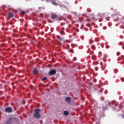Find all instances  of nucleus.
Returning a JSON list of instances; mask_svg holds the SVG:
<instances>
[{
    "mask_svg": "<svg viewBox=\"0 0 124 124\" xmlns=\"http://www.w3.org/2000/svg\"><path fill=\"white\" fill-rule=\"evenodd\" d=\"M40 110L38 108H36L34 110L33 116L36 119H39L41 117V115L40 114Z\"/></svg>",
    "mask_w": 124,
    "mask_h": 124,
    "instance_id": "nucleus-1",
    "label": "nucleus"
},
{
    "mask_svg": "<svg viewBox=\"0 0 124 124\" xmlns=\"http://www.w3.org/2000/svg\"><path fill=\"white\" fill-rule=\"evenodd\" d=\"M4 112L8 113L13 112V108L11 107H7L4 109Z\"/></svg>",
    "mask_w": 124,
    "mask_h": 124,
    "instance_id": "nucleus-2",
    "label": "nucleus"
},
{
    "mask_svg": "<svg viewBox=\"0 0 124 124\" xmlns=\"http://www.w3.org/2000/svg\"><path fill=\"white\" fill-rule=\"evenodd\" d=\"M56 74V70H51L50 72H49V75L50 76H53V75H55Z\"/></svg>",
    "mask_w": 124,
    "mask_h": 124,
    "instance_id": "nucleus-3",
    "label": "nucleus"
},
{
    "mask_svg": "<svg viewBox=\"0 0 124 124\" xmlns=\"http://www.w3.org/2000/svg\"><path fill=\"white\" fill-rule=\"evenodd\" d=\"M65 101L67 103L69 104L71 102V99L70 97H66Z\"/></svg>",
    "mask_w": 124,
    "mask_h": 124,
    "instance_id": "nucleus-4",
    "label": "nucleus"
},
{
    "mask_svg": "<svg viewBox=\"0 0 124 124\" xmlns=\"http://www.w3.org/2000/svg\"><path fill=\"white\" fill-rule=\"evenodd\" d=\"M51 17L52 19H55L58 17V15L55 13L51 14Z\"/></svg>",
    "mask_w": 124,
    "mask_h": 124,
    "instance_id": "nucleus-5",
    "label": "nucleus"
},
{
    "mask_svg": "<svg viewBox=\"0 0 124 124\" xmlns=\"http://www.w3.org/2000/svg\"><path fill=\"white\" fill-rule=\"evenodd\" d=\"M33 73L34 75H36L38 74V71L37 68H34Z\"/></svg>",
    "mask_w": 124,
    "mask_h": 124,
    "instance_id": "nucleus-6",
    "label": "nucleus"
},
{
    "mask_svg": "<svg viewBox=\"0 0 124 124\" xmlns=\"http://www.w3.org/2000/svg\"><path fill=\"white\" fill-rule=\"evenodd\" d=\"M12 118H10L6 122V124H11Z\"/></svg>",
    "mask_w": 124,
    "mask_h": 124,
    "instance_id": "nucleus-7",
    "label": "nucleus"
},
{
    "mask_svg": "<svg viewBox=\"0 0 124 124\" xmlns=\"http://www.w3.org/2000/svg\"><path fill=\"white\" fill-rule=\"evenodd\" d=\"M52 3L54 5H58V3L55 0H52Z\"/></svg>",
    "mask_w": 124,
    "mask_h": 124,
    "instance_id": "nucleus-8",
    "label": "nucleus"
},
{
    "mask_svg": "<svg viewBox=\"0 0 124 124\" xmlns=\"http://www.w3.org/2000/svg\"><path fill=\"white\" fill-rule=\"evenodd\" d=\"M108 13H102V17H106L108 16Z\"/></svg>",
    "mask_w": 124,
    "mask_h": 124,
    "instance_id": "nucleus-9",
    "label": "nucleus"
},
{
    "mask_svg": "<svg viewBox=\"0 0 124 124\" xmlns=\"http://www.w3.org/2000/svg\"><path fill=\"white\" fill-rule=\"evenodd\" d=\"M92 60H96V56L94 54L92 55Z\"/></svg>",
    "mask_w": 124,
    "mask_h": 124,
    "instance_id": "nucleus-10",
    "label": "nucleus"
},
{
    "mask_svg": "<svg viewBox=\"0 0 124 124\" xmlns=\"http://www.w3.org/2000/svg\"><path fill=\"white\" fill-rule=\"evenodd\" d=\"M10 17V18H13V16H14V14L13 13H12V12L10 13L8 15Z\"/></svg>",
    "mask_w": 124,
    "mask_h": 124,
    "instance_id": "nucleus-11",
    "label": "nucleus"
},
{
    "mask_svg": "<svg viewBox=\"0 0 124 124\" xmlns=\"http://www.w3.org/2000/svg\"><path fill=\"white\" fill-rule=\"evenodd\" d=\"M63 114L64 115L67 116L69 115V112L67 111H64Z\"/></svg>",
    "mask_w": 124,
    "mask_h": 124,
    "instance_id": "nucleus-12",
    "label": "nucleus"
},
{
    "mask_svg": "<svg viewBox=\"0 0 124 124\" xmlns=\"http://www.w3.org/2000/svg\"><path fill=\"white\" fill-rule=\"evenodd\" d=\"M20 14L22 15H24L25 14V12L24 11H21Z\"/></svg>",
    "mask_w": 124,
    "mask_h": 124,
    "instance_id": "nucleus-13",
    "label": "nucleus"
},
{
    "mask_svg": "<svg viewBox=\"0 0 124 124\" xmlns=\"http://www.w3.org/2000/svg\"><path fill=\"white\" fill-rule=\"evenodd\" d=\"M92 48L93 50H95V45H93L92 46Z\"/></svg>",
    "mask_w": 124,
    "mask_h": 124,
    "instance_id": "nucleus-14",
    "label": "nucleus"
},
{
    "mask_svg": "<svg viewBox=\"0 0 124 124\" xmlns=\"http://www.w3.org/2000/svg\"><path fill=\"white\" fill-rule=\"evenodd\" d=\"M46 79H47V78L44 77V78H42L41 80H42V81H45V80H46Z\"/></svg>",
    "mask_w": 124,
    "mask_h": 124,
    "instance_id": "nucleus-15",
    "label": "nucleus"
},
{
    "mask_svg": "<svg viewBox=\"0 0 124 124\" xmlns=\"http://www.w3.org/2000/svg\"><path fill=\"white\" fill-rule=\"evenodd\" d=\"M98 16L102 17V13H99L98 14Z\"/></svg>",
    "mask_w": 124,
    "mask_h": 124,
    "instance_id": "nucleus-16",
    "label": "nucleus"
},
{
    "mask_svg": "<svg viewBox=\"0 0 124 124\" xmlns=\"http://www.w3.org/2000/svg\"><path fill=\"white\" fill-rule=\"evenodd\" d=\"M108 55L107 54H104V57L108 58Z\"/></svg>",
    "mask_w": 124,
    "mask_h": 124,
    "instance_id": "nucleus-17",
    "label": "nucleus"
},
{
    "mask_svg": "<svg viewBox=\"0 0 124 124\" xmlns=\"http://www.w3.org/2000/svg\"><path fill=\"white\" fill-rule=\"evenodd\" d=\"M58 39H59V41H62V38L61 37H59Z\"/></svg>",
    "mask_w": 124,
    "mask_h": 124,
    "instance_id": "nucleus-18",
    "label": "nucleus"
},
{
    "mask_svg": "<svg viewBox=\"0 0 124 124\" xmlns=\"http://www.w3.org/2000/svg\"><path fill=\"white\" fill-rule=\"evenodd\" d=\"M53 0H46L47 2L52 1Z\"/></svg>",
    "mask_w": 124,
    "mask_h": 124,
    "instance_id": "nucleus-19",
    "label": "nucleus"
},
{
    "mask_svg": "<svg viewBox=\"0 0 124 124\" xmlns=\"http://www.w3.org/2000/svg\"><path fill=\"white\" fill-rule=\"evenodd\" d=\"M121 58L124 60V55H122L121 56Z\"/></svg>",
    "mask_w": 124,
    "mask_h": 124,
    "instance_id": "nucleus-20",
    "label": "nucleus"
},
{
    "mask_svg": "<svg viewBox=\"0 0 124 124\" xmlns=\"http://www.w3.org/2000/svg\"><path fill=\"white\" fill-rule=\"evenodd\" d=\"M100 64H101V65H102L103 64V62H100Z\"/></svg>",
    "mask_w": 124,
    "mask_h": 124,
    "instance_id": "nucleus-21",
    "label": "nucleus"
},
{
    "mask_svg": "<svg viewBox=\"0 0 124 124\" xmlns=\"http://www.w3.org/2000/svg\"><path fill=\"white\" fill-rule=\"evenodd\" d=\"M107 102H108V105H109V102H108V101Z\"/></svg>",
    "mask_w": 124,
    "mask_h": 124,
    "instance_id": "nucleus-22",
    "label": "nucleus"
},
{
    "mask_svg": "<svg viewBox=\"0 0 124 124\" xmlns=\"http://www.w3.org/2000/svg\"><path fill=\"white\" fill-rule=\"evenodd\" d=\"M123 118H124V115H123Z\"/></svg>",
    "mask_w": 124,
    "mask_h": 124,
    "instance_id": "nucleus-23",
    "label": "nucleus"
},
{
    "mask_svg": "<svg viewBox=\"0 0 124 124\" xmlns=\"http://www.w3.org/2000/svg\"><path fill=\"white\" fill-rule=\"evenodd\" d=\"M117 55H118V53H117Z\"/></svg>",
    "mask_w": 124,
    "mask_h": 124,
    "instance_id": "nucleus-24",
    "label": "nucleus"
},
{
    "mask_svg": "<svg viewBox=\"0 0 124 124\" xmlns=\"http://www.w3.org/2000/svg\"><path fill=\"white\" fill-rule=\"evenodd\" d=\"M90 42H92V41H91V40H90Z\"/></svg>",
    "mask_w": 124,
    "mask_h": 124,
    "instance_id": "nucleus-25",
    "label": "nucleus"
},
{
    "mask_svg": "<svg viewBox=\"0 0 124 124\" xmlns=\"http://www.w3.org/2000/svg\"><path fill=\"white\" fill-rule=\"evenodd\" d=\"M91 43H93V42H91Z\"/></svg>",
    "mask_w": 124,
    "mask_h": 124,
    "instance_id": "nucleus-26",
    "label": "nucleus"
},
{
    "mask_svg": "<svg viewBox=\"0 0 124 124\" xmlns=\"http://www.w3.org/2000/svg\"><path fill=\"white\" fill-rule=\"evenodd\" d=\"M107 107V106H106V108Z\"/></svg>",
    "mask_w": 124,
    "mask_h": 124,
    "instance_id": "nucleus-27",
    "label": "nucleus"
}]
</instances>
